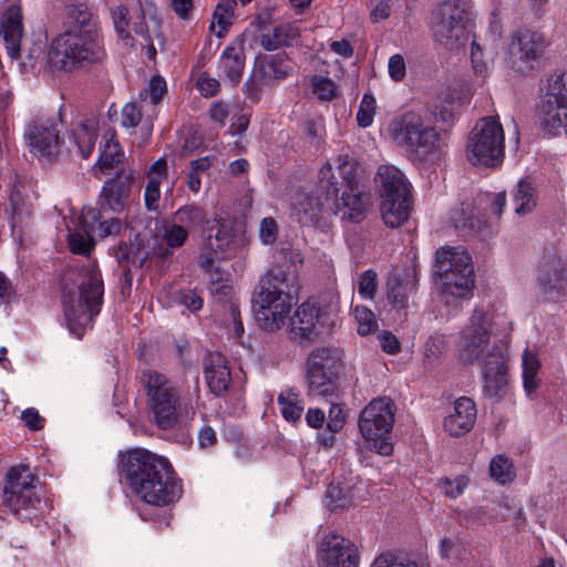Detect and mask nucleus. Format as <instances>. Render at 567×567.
<instances>
[{
  "mask_svg": "<svg viewBox=\"0 0 567 567\" xmlns=\"http://www.w3.org/2000/svg\"><path fill=\"white\" fill-rule=\"evenodd\" d=\"M245 68V53L243 40L238 39L227 45L218 61V75L237 84L243 75Z\"/></svg>",
  "mask_w": 567,
  "mask_h": 567,
  "instance_id": "c756f323",
  "label": "nucleus"
},
{
  "mask_svg": "<svg viewBox=\"0 0 567 567\" xmlns=\"http://www.w3.org/2000/svg\"><path fill=\"white\" fill-rule=\"evenodd\" d=\"M542 362L538 353L526 349L522 354V378L524 391L532 396L540 384L539 371Z\"/></svg>",
  "mask_w": 567,
  "mask_h": 567,
  "instance_id": "ea45409f",
  "label": "nucleus"
},
{
  "mask_svg": "<svg viewBox=\"0 0 567 567\" xmlns=\"http://www.w3.org/2000/svg\"><path fill=\"white\" fill-rule=\"evenodd\" d=\"M120 159V144L114 140V135L112 134L110 138L106 140L104 148L102 150L99 159L93 167L94 174L96 173V169H99L102 174H107L109 169L118 163Z\"/></svg>",
  "mask_w": 567,
  "mask_h": 567,
  "instance_id": "09e8293b",
  "label": "nucleus"
},
{
  "mask_svg": "<svg viewBox=\"0 0 567 567\" xmlns=\"http://www.w3.org/2000/svg\"><path fill=\"white\" fill-rule=\"evenodd\" d=\"M78 296L64 291L63 309L66 326L73 336L82 338L93 318L99 313L103 297V281L96 266L90 262L79 274Z\"/></svg>",
  "mask_w": 567,
  "mask_h": 567,
  "instance_id": "423d86ee",
  "label": "nucleus"
},
{
  "mask_svg": "<svg viewBox=\"0 0 567 567\" xmlns=\"http://www.w3.org/2000/svg\"><path fill=\"white\" fill-rule=\"evenodd\" d=\"M319 567H359L357 546L343 535L329 530L323 534L318 548Z\"/></svg>",
  "mask_w": 567,
  "mask_h": 567,
  "instance_id": "412c9836",
  "label": "nucleus"
},
{
  "mask_svg": "<svg viewBox=\"0 0 567 567\" xmlns=\"http://www.w3.org/2000/svg\"><path fill=\"white\" fill-rule=\"evenodd\" d=\"M121 229V223L117 218H109L102 220L101 213L99 212V220L95 221V235L100 237H107L115 235Z\"/></svg>",
  "mask_w": 567,
  "mask_h": 567,
  "instance_id": "69168bd1",
  "label": "nucleus"
},
{
  "mask_svg": "<svg viewBox=\"0 0 567 567\" xmlns=\"http://www.w3.org/2000/svg\"><path fill=\"white\" fill-rule=\"evenodd\" d=\"M388 300L395 309H404L408 306L410 295L415 290L416 280L414 276L406 275L400 278L396 275L389 277Z\"/></svg>",
  "mask_w": 567,
  "mask_h": 567,
  "instance_id": "e433bc0d",
  "label": "nucleus"
},
{
  "mask_svg": "<svg viewBox=\"0 0 567 567\" xmlns=\"http://www.w3.org/2000/svg\"><path fill=\"white\" fill-rule=\"evenodd\" d=\"M298 289L296 276L281 267L269 270L259 281L252 298L258 324L265 330H277L284 323L295 302Z\"/></svg>",
  "mask_w": 567,
  "mask_h": 567,
  "instance_id": "20e7f679",
  "label": "nucleus"
},
{
  "mask_svg": "<svg viewBox=\"0 0 567 567\" xmlns=\"http://www.w3.org/2000/svg\"><path fill=\"white\" fill-rule=\"evenodd\" d=\"M163 239L169 248L181 247L187 239L188 233L181 224L173 221L163 227Z\"/></svg>",
  "mask_w": 567,
  "mask_h": 567,
  "instance_id": "5fc2aeb1",
  "label": "nucleus"
},
{
  "mask_svg": "<svg viewBox=\"0 0 567 567\" xmlns=\"http://www.w3.org/2000/svg\"><path fill=\"white\" fill-rule=\"evenodd\" d=\"M394 423V409L389 399L372 400L360 413L358 427L365 446L383 456L393 452L391 430Z\"/></svg>",
  "mask_w": 567,
  "mask_h": 567,
  "instance_id": "f8f14e48",
  "label": "nucleus"
},
{
  "mask_svg": "<svg viewBox=\"0 0 567 567\" xmlns=\"http://www.w3.org/2000/svg\"><path fill=\"white\" fill-rule=\"evenodd\" d=\"M434 274L445 303L472 297L474 268L472 258L462 246H444L435 252Z\"/></svg>",
  "mask_w": 567,
  "mask_h": 567,
  "instance_id": "0eeeda50",
  "label": "nucleus"
},
{
  "mask_svg": "<svg viewBox=\"0 0 567 567\" xmlns=\"http://www.w3.org/2000/svg\"><path fill=\"white\" fill-rule=\"evenodd\" d=\"M470 55L474 74L482 78L488 75L494 62L493 51L486 49L475 38H473Z\"/></svg>",
  "mask_w": 567,
  "mask_h": 567,
  "instance_id": "c03bdc74",
  "label": "nucleus"
},
{
  "mask_svg": "<svg viewBox=\"0 0 567 567\" xmlns=\"http://www.w3.org/2000/svg\"><path fill=\"white\" fill-rule=\"evenodd\" d=\"M353 317L357 322V331L360 336H368L378 327L374 313L364 306H355Z\"/></svg>",
  "mask_w": 567,
  "mask_h": 567,
  "instance_id": "3c124183",
  "label": "nucleus"
},
{
  "mask_svg": "<svg viewBox=\"0 0 567 567\" xmlns=\"http://www.w3.org/2000/svg\"><path fill=\"white\" fill-rule=\"evenodd\" d=\"M323 203L308 194H298L293 203V210L301 224H308L316 219Z\"/></svg>",
  "mask_w": 567,
  "mask_h": 567,
  "instance_id": "de8ad7c7",
  "label": "nucleus"
},
{
  "mask_svg": "<svg viewBox=\"0 0 567 567\" xmlns=\"http://www.w3.org/2000/svg\"><path fill=\"white\" fill-rule=\"evenodd\" d=\"M99 220V210L94 208L84 209L79 217V230L69 229L68 243L70 250L74 254L86 255L93 248V236H95V221ZM68 228H70L68 226Z\"/></svg>",
  "mask_w": 567,
  "mask_h": 567,
  "instance_id": "bb28decb",
  "label": "nucleus"
},
{
  "mask_svg": "<svg viewBox=\"0 0 567 567\" xmlns=\"http://www.w3.org/2000/svg\"><path fill=\"white\" fill-rule=\"evenodd\" d=\"M341 367L338 349L320 348L312 351L307 361V385L310 395L328 396L334 392V379Z\"/></svg>",
  "mask_w": 567,
  "mask_h": 567,
  "instance_id": "dca6fc26",
  "label": "nucleus"
},
{
  "mask_svg": "<svg viewBox=\"0 0 567 567\" xmlns=\"http://www.w3.org/2000/svg\"><path fill=\"white\" fill-rule=\"evenodd\" d=\"M96 130L97 121L94 117L86 118L72 128L71 138L83 158H87L92 154L96 140Z\"/></svg>",
  "mask_w": 567,
  "mask_h": 567,
  "instance_id": "58836bf2",
  "label": "nucleus"
},
{
  "mask_svg": "<svg viewBox=\"0 0 567 567\" xmlns=\"http://www.w3.org/2000/svg\"><path fill=\"white\" fill-rule=\"evenodd\" d=\"M277 402L282 417L288 422H296L300 420L305 409V402L299 391L288 388L282 390Z\"/></svg>",
  "mask_w": 567,
  "mask_h": 567,
  "instance_id": "79ce46f5",
  "label": "nucleus"
},
{
  "mask_svg": "<svg viewBox=\"0 0 567 567\" xmlns=\"http://www.w3.org/2000/svg\"><path fill=\"white\" fill-rule=\"evenodd\" d=\"M312 94L320 101H331L337 96L336 83L324 76H313L311 80Z\"/></svg>",
  "mask_w": 567,
  "mask_h": 567,
  "instance_id": "864d4df0",
  "label": "nucleus"
},
{
  "mask_svg": "<svg viewBox=\"0 0 567 567\" xmlns=\"http://www.w3.org/2000/svg\"><path fill=\"white\" fill-rule=\"evenodd\" d=\"M381 199V216L386 226L396 228L408 220L411 206L410 196Z\"/></svg>",
  "mask_w": 567,
  "mask_h": 567,
  "instance_id": "c9c22d12",
  "label": "nucleus"
},
{
  "mask_svg": "<svg viewBox=\"0 0 567 567\" xmlns=\"http://www.w3.org/2000/svg\"><path fill=\"white\" fill-rule=\"evenodd\" d=\"M364 498V483L355 475L334 478L327 488L324 502L331 509H343Z\"/></svg>",
  "mask_w": 567,
  "mask_h": 567,
  "instance_id": "5701e85b",
  "label": "nucleus"
},
{
  "mask_svg": "<svg viewBox=\"0 0 567 567\" xmlns=\"http://www.w3.org/2000/svg\"><path fill=\"white\" fill-rule=\"evenodd\" d=\"M381 198L410 196V184L404 174L392 165H381L377 174Z\"/></svg>",
  "mask_w": 567,
  "mask_h": 567,
  "instance_id": "2f4dec72",
  "label": "nucleus"
},
{
  "mask_svg": "<svg viewBox=\"0 0 567 567\" xmlns=\"http://www.w3.org/2000/svg\"><path fill=\"white\" fill-rule=\"evenodd\" d=\"M120 474L130 489L147 504L166 506L182 494L168 461L145 449H133L122 454Z\"/></svg>",
  "mask_w": 567,
  "mask_h": 567,
  "instance_id": "f257e3e1",
  "label": "nucleus"
},
{
  "mask_svg": "<svg viewBox=\"0 0 567 567\" xmlns=\"http://www.w3.org/2000/svg\"><path fill=\"white\" fill-rule=\"evenodd\" d=\"M318 319L319 310L313 303L309 301L301 303L291 318L292 334L306 339L317 333Z\"/></svg>",
  "mask_w": 567,
  "mask_h": 567,
  "instance_id": "72a5a7b5",
  "label": "nucleus"
},
{
  "mask_svg": "<svg viewBox=\"0 0 567 567\" xmlns=\"http://www.w3.org/2000/svg\"><path fill=\"white\" fill-rule=\"evenodd\" d=\"M537 117L542 130L551 135H567V71L548 76L540 87Z\"/></svg>",
  "mask_w": 567,
  "mask_h": 567,
  "instance_id": "ddd939ff",
  "label": "nucleus"
},
{
  "mask_svg": "<svg viewBox=\"0 0 567 567\" xmlns=\"http://www.w3.org/2000/svg\"><path fill=\"white\" fill-rule=\"evenodd\" d=\"M504 130L498 117L481 118L467 140L466 157L468 162L477 166H498L504 158Z\"/></svg>",
  "mask_w": 567,
  "mask_h": 567,
  "instance_id": "4468645a",
  "label": "nucleus"
},
{
  "mask_svg": "<svg viewBox=\"0 0 567 567\" xmlns=\"http://www.w3.org/2000/svg\"><path fill=\"white\" fill-rule=\"evenodd\" d=\"M489 476L499 485H506L514 481L516 471L513 461L504 455L497 454L489 462Z\"/></svg>",
  "mask_w": 567,
  "mask_h": 567,
  "instance_id": "49530a36",
  "label": "nucleus"
},
{
  "mask_svg": "<svg viewBox=\"0 0 567 567\" xmlns=\"http://www.w3.org/2000/svg\"><path fill=\"white\" fill-rule=\"evenodd\" d=\"M141 380L146 391L150 414L159 429L168 430L187 424L189 413L183 412L177 390L166 375L155 370H145Z\"/></svg>",
  "mask_w": 567,
  "mask_h": 567,
  "instance_id": "9d476101",
  "label": "nucleus"
},
{
  "mask_svg": "<svg viewBox=\"0 0 567 567\" xmlns=\"http://www.w3.org/2000/svg\"><path fill=\"white\" fill-rule=\"evenodd\" d=\"M484 394L495 401L502 400L507 393L508 374L503 352L489 353L482 362Z\"/></svg>",
  "mask_w": 567,
  "mask_h": 567,
  "instance_id": "4be33fe9",
  "label": "nucleus"
},
{
  "mask_svg": "<svg viewBox=\"0 0 567 567\" xmlns=\"http://www.w3.org/2000/svg\"><path fill=\"white\" fill-rule=\"evenodd\" d=\"M147 110L150 109L142 103L141 100L125 104L122 110V125L125 127H136L138 124L143 125L146 115L145 111ZM142 130L146 135L151 134L144 126H142Z\"/></svg>",
  "mask_w": 567,
  "mask_h": 567,
  "instance_id": "8fccbe9b",
  "label": "nucleus"
},
{
  "mask_svg": "<svg viewBox=\"0 0 567 567\" xmlns=\"http://www.w3.org/2000/svg\"><path fill=\"white\" fill-rule=\"evenodd\" d=\"M468 484V478L465 476H456L455 478H445L441 483V488L444 494L451 498L460 496Z\"/></svg>",
  "mask_w": 567,
  "mask_h": 567,
  "instance_id": "680f3d73",
  "label": "nucleus"
},
{
  "mask_svg": "<svg viewBox=\"0 0 567 567\" xmlns=\"http://www.w3.org/2000/svg\"><path fill=\"white\" fill-rule=\"evenodd\" d=\"M196 86L203 96L210 97L218 92L219 82L214 78L202 74L197 80Z\"/></svg>",
  "mask_w": 567,
  "mask_h": 567,
  "instance_id": "774afa93",
  "label": "nucleus"
},
{
  "mask_svg": "<svg viewBox=\"0 0 567 567\" xmlns=\"http://www.w3.org/2000/svg\"><path fill=\"white\" fill-rule=\"evenodd\" d=\"M291 68L281 58L258 55L255 60L252 76L259 81L269 82L286 78Z\"/></svg>",
  "mask_w": 567,
  "mask_h": 567,
  "instance_id": "f704fd0d",
  "label": "nucleus"
},
{
  "mask_svg": "<svg viewBox=\"0 0 567 567\" xmlns=\"http://www.w3.org/2000/svg\"><path fill=\"white\" fill-rule=\"evenodd\" d=\"M236 3L233 0L219 2L213 13L210 30L218 38H223L233 23Z\"/></svg>",
  "mask_w": 567,
  "mask_h": 567,
  "instance_id": "a18cd8bd",
  "label": "nucleus"
},
{
  "mask_svg": "<svg viewBox=\"0 0 567 567\" xmlns=\"http://www.w3.org/2000/svg\"><path fill=\"white\" fill-rule=\"evenodd\" d=\"M378 288L377 274L365 270L358 280V292L364 299H373Z\"/></svg>",
  "mask_w": 567,
  "mask_h": 567,
  "instance_id": "bf43d9fd",
  "label": "nucleus"
},
{
  "mask_svg": "<svg viewBox=\"0 0 567 567\" xmlns=\"http://www.w3.org/2000/svg\"><path fill=\"white\" fill-rule=\"evenodd\" d=\"M3 503L20 520L33 522L47 511L38 477L25 465L13 466L7 473Z\"/></svg>",
  "mask_w": 567,
  "mask_h": 567,
  "instance_id": "1a4fd4ad",
  "label": "nucleus"
},
{
  "mask_svg": "<svg viewBox=\"0 0 567 567\" xmlns=\"http://www.w3.org/2000/svg\"><path fill=\"white\" fill-rule=\"evenodd\" d=\"M24 138L31 154L51 162L59 154L60 123L56 118H35L25 127Z\"/></svg>",
  "mask_w": 567,
  "mask_h": 567,
  "instance_id": "6ab92c4d",
  "label": "nucleus"
},
{
  "mask_svg": "<svg viewBox=\"0 0 567 567\" xmlns=\"http://www.w3.org/2000/svg\"><path fill=\"white\" fill-rule=\"evenodd\" d=\"M66 30L50 43L47 63L52 72H73L100 62L103 44L92 13L78 7Z\"/></svg>",
  "mask_w": 567,
  "mask_h": 567,
  "instance_id": "f03ea898",
  "label": "nucleus"
},
{
  "mask_svg": "<svg viewBox=\"0 0 567 567\" xmlns=\"http://www.w3.org/2000/svg\"><path fill=\"white\" fill-rule=\"evenodd\" d=\"M377 111V101L372 94L365 93L360 102L357 112V122L360 127H369L372 125Z\"/></svg>",
  "mask_w": 567,
  "mask_h": 567,
  "instance_id": "603ef678",
  "label": "nucleus"
},
{
  "mask_svg": "<svg viewBox=\"0 0 567 567\" xmlns=\"http://www.w3.org/2000/svg\"><path fill=\"white\" fill-rule=\"evenodd\" d=\"M259 238L264 245H270L275 243L277 238V224L268 217L264 218L259 226Z\"/></svg>",
  "mask_w": 567,
  "mask_h": 567,
  "instance_id": "338daca9",
  "label": "nucleus"
},
{
  "mask_svg": "<svg viewBox=\"0 0 567 567\" xmlns=\"http://www.w3.org/2000/svg\"><path fill=\"white\" fill-rule=\"evenodd\" d=\"M0 33L6 43V49L11 59L20 58L22 72H45L51 71L47 63L48 52L41 41L32 43L21 54L20 47L23 35L22 13L18 4H10L1 17Z\"/></svg>",
  "mask_w": 567,
  "mask_h": 567,
  "instance_id": "9b49d317",
  "label": "nucleus"
},
{
  "mask_svg": "<svg viewBox=\"0 0 567 567\" xmlns=\"http://www.w3.org/2000/svg\"><path fill=\"white\" fill-rule=\"evenodd\" d=\"M358 163L348 153L329 157L318 172V187L342 219H362L367 202L358 184Z\"/></svg>",
  "mask_w": 567,
  "mask_h": 567,
  "instance_id": "7ed1b4c3",
  "label": "nucleus"
},
{
  "mask_svg": "<svg viewBox=\"0 0 567 567\" xmlns=\"http://www.w3.org/2000/svg\"><path fill=\"white\" fill-rule=\"evenodd\" d=\"M514 212L518 216L532 213L537 205V192L534 183L528 178L517 182L512 190Z\"/></svg>",
  "mask_w": 567,
  "mask_h": 567,
  "instance_id": "4c0bfd02",
  "label": "nucleus"
},
{
  "mask_svg": "<svg viewBox=\"0 0 567 567\" xmlns=\"http://www.w3.org/2000/svg\"><path fill=\"white\" fill-rule=\"evenodd\" d=\"M498 507L502 519L512 520L514 525H519L524 520V512L520 505H511L508 502H504Z\"/></svg>",
  "mask_w": 567,
  "mask_h": 567,
  "instance_id": "0e129e2a",
  "label": "nucleus"
},
{
  "mask_svg": "<svg viewBox=\"0 0 567 567\" xmlns=\"http://www.w3.org/2000/svg\"><path fill=\"white\" fill-rule=\"evenodd\" d=\"M388 72L391 80L400 82L405 78L406 64L401 54H393L388 62Z\"/></svg>",
  "mask_w": 567,
  "mask_h": 567,
  "instance_id": "e2e57ef3",
  "label": "nucleus"
},
{
  "mask_svg": "<svg viewBox=\"0 0 567 567\" xmlns=\"http://www.w3.org/2000/svg\"><path fill=\"white\" fill-rule=\"evenodd\" d=\"M165 92L166 82L161 76H153L150 80L146 89L140 92L141 102L150 109L145 111L146 115L143 122V126L146 128L147 132H152L153 130V122L157 114L156 107L161 100L163 99Z\"/></svg>",
  "mask_w": 567,
  "mask_h": 567,
  "instance_id": "473e14b6",
  "label": "nucleus"
},
{
  "mask_svg": "<svg viewBox=\"0 0 567 567\" xmlns=\"http://www.w3.org/2000/svg\"><path fill=\"white\" fill-rule=\"evenodd\" d=\"M127 14H128L127 9L125 7L120 6L113 11L112 18H113L114 28H115V31H116L118 38L122 41H124L125 45H133L131 43V37L127 31V27H128Z\"/></svg>",
  "mask_w": 567,
  "mask_h": 567,
  "instance_id": "4d7b16f0",
  "label": "nucleus"
},
{
  "mask_svg": "<svg viewBox=\"0 0 567 567\" xmlns=\"http://www.w3.org/2000/svg\"><path fill=\"white\" fill-rule=\"evenodd\" d=\"M173 219L187 231L196 228H200L204 231V227L210 224L204 207L195 204L185 205L177 209Z\"/></svg>",
  "mask_w": 567,
  "mask_h": 567,
  "instance_id": "37998d69",
  "label": "nucleus"
},
{
  "mask_svg": "<svg viewBox=\"0 0 567 567\" xmlns=\"http://www.w3.org/2000/svg\"><path fill=\"white\" fill-rule=\"evenodd\" d=\"M506 193H485L477 196L474 203H462L450 212V223L460 231L480 230L481 218L486 214L498 219L506 206Z\"/></svg>",
  "mask_w": 567,
  "mask_h": 567,
  "instance_id": "f3484780",
  "label": "nucleus"
},
{
  "mask_svg": "<svg viewBox=\"0 0 567 567\" xmlns=\"http://www.w3.org/2000/svg\"><path fill=\"white\" fill-rule=\"evenodd\" d=\"M476 420V406L472 399L455 400L453 409L444 417L443 427L451 436H461L472 430Z\"/></svg>",
  "mask_w": 567,
  "mask_h": 567,
  "instance_id": "393cba45",
  "label": "nucleus"
},
{
  "mask_svg": "<svg viewBox=\"0 0 567 567\" xmlns=\"http://www.w3.org/2000/svg\"><path fill=\"white\" fill-rule=\"evenodd\" d=\"M509 328L507 317L491 306L476 307L467 324L460 331L457 358L465 364L482 362L489 353L501 352L492 347V336L499 329Z\"/></svg>",
  "mask_w": 567,
  "mask_h": 567,
  "instance_id": "39448f33",
  "label": "nucleus"
},
{
  "mask_svg": "<svg viewBox=\"0 0 567 567\" xmlns=\"http://www.w3.org/2000/svg\"><path fill=\"white\" fill-rule=\"evenodd\" d=\"M22 183L14 179L10 189L9 204L6 213L9 215L12 235L19 241L22 239L23 229L31 224V212L22 196Z\"/></svg>",
  "mask_w": 567,
  "mask_h": 567,
  "instance_id": "cd10ccee",
  "label": "nucleus"
},
{
  "mask_svg": "<svg viewBox=\"0 0 567 567\" xmlns=\"http://www.w3.org/2000/svg\"><path fill=\"white\" fill-rule=\"evenodd\" d=\"M132 185L133 177L128 175L107 181L100 194L101 207L122 213L130 204Z\"/></svg>",
  "mask_w": 567,
  "mask_h": 567,
  "instance_id": "a878e982",
  "label": "nucleus"
},
{
  "mask_svg": "<svg viewBox=\"0 0 567 567\" xmlns=\"http://www.w3.org/2000/svg\"><path fill=\"white\" fill-rule=\"evenodd\" d=\"M370 567H425L406 557L385 553L378 556Z\"/></svg>",
  "mask_w": 567,
  "mask_h": 567,
  "instance_id": "6e6d98bb",
  "label": "nucleus"
},
{
  "mask_svg": "<svg viewBox=\"0 0 567 567\" xmlns=\"http://www.w3.org/2000/svg\"><path fill=\"white\" fill-rule=\"evenodd\" d=\"M347 422V413L341 404H332L329 409L327 427L331 433L340 432Z\"/></svg>",
  "mask_w": 567,
  "mask_h": 567,
  "instance_id": "052dcab7",
  "label": "nucleus"
},
{
  "mask_svg": "<svg viewBox=\"0 0 567 567\" xmlns=\"http://www.w3.org/2000/svg\"><path fill=\"white\" fill-rule=\"evenodd\" d=\"M431 24L435 38L450 49L462 45L466 38L464 10L454 2L447 1L435 8Z\"/></svg>",
  "mask_w": 567,
  "mask_h": 567,
  "instance_id": "aec40b11",
  "label": "nucleus"
},
{
  "mask_svg": "<svg viewBox=\"0 0 567 567\" xmlns=\"http://www.w3.org/2000/svg\"><path fill=\"white\" fill-rule=\"evenodd\" d=\"M390 138L400 146L427 155L439 148L440 135L427 117L416 112H406L389 123Z\"/></svg>",
  "mask_w": 567,
  "mask_h": 567,
  "instance_id": "2eb2a0df",
  "label": "nucleus"
},
{
  "mask_svg": "<svg viewBox=\"0 0 567 567\" xmlns=\"http://www.w3.org/2000/svg\"><path fill=\"white\" fill-rule=\"evenodd\" d=\"M166 161L158 158L148 171V181L145 187V205L150 210L156 209L161 197V182L166 176Z\"/></svg>",
  "mask_w": 567,
  "mask_h": 567,
  "instance_id": "a19ab883",
  "label": "nucleus"
},
{
  "mask_svg": "<svg viewBox=\"0 0 567 567\" xmlns=\"http://www.w3.org/2000/svg\"><path fill=\"white\" fill-rule=\"evenodd\" d=\"M288 34L284 27L274 28L270 32L264 33L260 39L261 47L272 51L287 43Z\"/></svg>",
  "mask_w": 567,
  "mask_h": 567,
  "instance_id": "13d9d810",
  "label": "nucleus"
},
{
  "mask_svg": "<svg viewBox=\"0 0 567 567\" xmlns=\"http://www.w3.org/2000/svg\"><path fill=\"white\" fill-rule=\"evenodd\" d=\"M473 95V89L468 83H456L449 86L439 97L433 107V117L446 126L452 125L456 118V111Z\"/></svg>",
  "mask_w": 567,
  "mask_h": 567,
  "instance_id": "b1692460",
  "label": "nucleus"
},
{
  "mask_svg": "<svg viewBox=\"0 0 567 567\" xmlns=\"http://www.w3.org/2000/svg\"><path fill=\"white\" fill-rule=\"evenodd\" d=\"M204 374L206 382L216 395L226 392L230 384V370L226 358L219 352L207 353L204 360Z\"/></svg>",
  "mask_w": 567,
  "mask_h": 567,
  "instance_id": "c85d7f7f",
  "label": "nucleus"
},
{
  "mask_svg": "<svg viewBox=\"0 0 567 567\" xmlns=\"http://www.w3.org/2000/svg\"><path fill=\"white\" fill-rule=\"evenodd\" d=\"M547 41L543 34L525 30L512 37L507 64L517 74L527 75L539 65Z\"/></svg>",
  "mask_w": 567,
  "mask_h": 567,
  "instance_id": "a211bd4d",
  "label": "nucleus"
},
{
  "mask_svg": "<svg viewBox=\"0 0 567 567\" xmlns=\"http://www.w3.org/2000/svg\"><path fill=\"white\" fill-rule=\"evenodd\" d=\"M203 234L204 247L199 255V265L212 281L210 292L218 296L220 301L227 300L233 293V287L224 282V272L215 262L217 259L231 257L235 246L234 229L221 218L214 217L204 227Z\"/></svg>",
  "mask_w": 567,
  "mask_h": 567,
  "instance_id": "6e6552de",
  "label": "nucleus"
},
{
  "mask_svg": "<svg viewBox=\"0 0 567 567\" xmlns=\"http://www.w3.org/2000/svg\"><path fill=\"white\" fill-rule=\"evenodd\" d=\"M567 285V268L559 261L544 265L537 275L538 292L546 299L557 297Z\"/></svg>",
  "mask_w": 567,
  "mask_h": 567,
  "instance_id": "7c9ffc66",
  "label": "nucleus"
}]
</instances>
